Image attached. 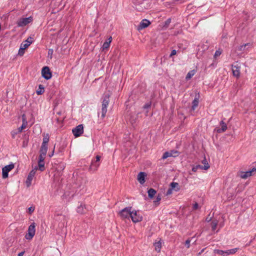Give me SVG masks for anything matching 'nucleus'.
Instances as JSON below:
<instances>
[{"mask_svg": "<svg viewBox=\"0 0 256 256\" xmlns=\"http://www.w3.org/2000/svg\"><path fill=\"white\" fill-rule=\"evenodd\" d=\"M102 118H104L107 112V107L109 104L110 95L104 94L102 96Z\"/></svg>", "mask_w": 256, "mask_h": 256, "instance_id": "f257e3e1", "label": "nucleus"}, {"mask_svg": "<svg viewBox=\"0 0 256 256\" xmlns=\"http://www.w3.org/2000/svg\"><path fill=\"white\" fill-rule=\"evenodd\" d=\"M256 168H253L252 170L246 172H239L238 173V176H239L242 178L246 179L248 178L254 174L256 173Z\"/></svg>", "mask_w": 256, "mask_h": 256, "instance_id": "f03ea898", "label": "nucleus"}, {"mask_svg": "<svg viewBox=\"0 0 256 256\" xmlns=\"http://www.w3.org/2000/svg\"><path fill=\"white\" fill-rule=\"evenodd\" d=\"M33 20L32 17L29 16L28 18H20L16 22L17 26L19 27H22L26 26L28 24L30 23Z\"/></svg>", "mask_w": 256, "mask_h": 256, "instance_id": "7ed1b4c3", "label": "nucleus"}, {"mask_svg": "<svg viewBox=\"0 0 256 256\" xmlns=\"http://www.w3.org/2000/svg\"><path fill=\"white\" fill-rule=\"evenodd\" d=\"M35 224L34 222L32 223L28 228V233L25 236V238L28 240H30L32 238L35 234L36 229H35Z\"/></svg>", "mask_w": 256, "mask_h": 256, "instance_id": "20e7f679", "label": "nucleus"}, {"mask_svg": "<svg viewBox=\"0 0 256 256\" xmlns=\"http://www.w3.org/2000/svg\"><path fill=\"white\" fill-rule=\"evenodd\" d=\"M132 207L128 206L124 208L119 212V214L122 218H129L132 213Z\"/></svg>", "mask_w": 256, "mask_h": 256, "instance_id": "39448f33", "label": "nucleus"}, {"mask_svg": "<svg viewBox=\"0 0 256 256\" xmlns=\"http://www.w3.org/2000/svg\"><path fill=\"white\" fill-rule=\"evenodd\" d=\"M237 250L238 249L236 248L228 250H214V252L216 254H218L222 256H226L230 254H235L237 252Z\"/></svg>", "mask_w": 256, "mask_h": 256, "instance_id": "423d86ee", "label": "nucleus"}, {"mask_svg": "<svg viewBox=\"0 0 256 256\" xmlns=\"http://www.w3.org/2000/svg\"><path fill=\"white\" fill-rule=\"evenodd\" d=\"M14 168L13 164H10L4 166L2 168V176L3 178H6L8 177V172Z\"/></svg>", "mask_w": 256, "mask_h": 256, "instance_id": "0eeeda50", "label": "nucleus"}, {"mask_svg": "<svg viewBox=\"0 0 256 256\" xmlns=\"http://www.w3.org/2000/svg\"><path fill=\"white\" fill-rule=\"evenodd\" d=\"M42 76L46 80H50L52 78V72L48 66H44L42 70Z\"/></svg>", "mask_w": 256, "mask_h": 256, "instance_id": "6e6552de", "label": "nucleus"}, {"mask_svg": "<svg viewBox=\"0 0 256 256\" xmlns=\"http://www.w3.org/2000/svg\"><path fill=\"white\" fill-rule=\"evenodd\" d=\"M72 133L75 137L80 136L84 132L82 124H79L72 130Z\"/></svg>", "mask_w": 256, "mask_h": 256, "instance_id": "1a4fd4ad", "label": "nucleus"}, {"mask_svg": "<svg viewBox=\"0 0 256 256\" xmlns=\"http://www.w3.org/2000/svg\"><path fill=\"white\" fill-rule=\"evenodd\" d=\"M38 170V167L36 166L34 170H32L29 173L26 180V184L27 186H30L32 184V181L36 174V170Z\"/></svg>", "mask_w": 256, "mask_h": 256, "instance_id": "9d476101", "label": "nucleus"}, {"mask_svg": "<svg viewBox=\"0 0 256 256\" xmlns=\"http://www.w3.org/2000/svg\"><path fill=\"white\" fill-rule=\"evenodd\" d=\"M240 66L237 63L232 65V72L233 76L238 78L240 76Z\"/></svg>", "mask_w": 256, "mask_h": 256, "instance_id": "9b49d317", "label": "nucleus"}, {"mask_svg": "<svg viewBox=\"0 0 256 256\" xmlns=\"http://www.w3.org/2000/svg\"><path fill=\"white\" fill-rule=\"evenodd\" d=\"M132 221L134 222H140L142 220V216L138 214L136 211H132L130 215Z\"/></svg>", "mask_w": 256, "mask_h": 256, "instance_id": "f8f14e48", "label": "nucleus"}, {"mask_svg": "<svg viewBox=\"0 0 256 256\" xmlns=\"http://www.w3.org/2000/svg\"><path fill=\"white\" fill-rule=\"evenodd\" d=\"M150 24V22L148 20L146 19H144L140 22L139 25L138 26L137 30H140L145 28L148 26Z\"/></svg>", "mask_w": 256, "mask_h": 256, "instance_id": "ddd939ff", "label": "nucleus"}, {"mask_svg": "<svg viewBox=\"0 0 256 256\" xmlns=\"http://www.w3.org/2000/svg\"><path fill=\"white\" fill-rule=\"evenodd\" d=\"M146 176V174L144 172H140L138 173L137 180L141 184H143L145 182Z\"/></svg>", "mask_w": 256, "mask_h": 256, "instance_id": "4468645a", "label": "nucleus"}, {"mask_svg": "<svg viewBox=\"0 0 256 256\" xmlns=\"http://www.w3.org/2000/svg\"><path fill=\"white\" fill-rule=\"evenodd\" d=\"M22 126L18 128V132H21L23 129L25 128L28 124L26 116L25 114L22 115Z\"/></svg>", "mask_w": 256, "mask_h": 256, "instance_id": "2eb2a0df", "label": "nucleus"}, {"mask_svg": "<svg viewBox=\"0 0 256 256\" xmlns=\"http://www.w3.org/2000/svg\"><path fill=\"white\" fill-rule=\"evenodd\" d=\"M99 163L96 162L94 160L92 161L91 164L89 168V170L93 172L96 171L99 166Z\"/></svg>", "mask_w": 256, "mask_h": 256, "instance_id": "dca6fc26", "label": "nucleus"}, {"mask_svg": "<svg viewBox=\"0 0 256 256\" xmlns=\"http://www.w3.org/2000/svg\"><path fill=\"white\" fill-rule=\"evenodd\" d=\"M221 128H218L216 131L218 133H221L225 132L227 129V126L223 120H222L220 122Z\"/></svg>", "mask_w": 256, "mask_h": 256, "instance_id": "f3484780", "label": "nucleus"}, {"mask_svg": "<svg viewBox=\"0 0 256 256\" xmlns=\"http://www.w3.org/2000/svg\"><path fill=\"white\" fill-rule=\"evenodd\" d=\"M32 42V38L28 37L27 40L24 41V44H22V46L24 47L27 48Z\"/></svg>", "mask_w": 256, "mask_h": 256, "instance_id": "a211bd4d", "label": "nucleus"}, {"mask_svg": "<svg viewBox=\"0 0 256 256\" xmlns=\"http://www.w3.org/2000/svg\"><path fill=\"white\" fill-rule=\"evenodd\" d=\"M148 196L150 198H154V196L156 194V191L154 188H150L148 191Z\"/></svg>", "mask_w": 256, "mask_h": 256, "instance_id": "6ab92c4d", "label": "nucleus"}, {"mask_svg": "<svg viewBox=\"0 0 256 256\" xmlns=\"http://www.w3.org/2000/svg\"><path fill=\"white\" fill-rule=\"evenodd\" d=\"M202 163L204 164V166H201V169L207 170L210 168V165L205 158L202 161Z\"/></svg>", "mask_w": 256, "mask_h": 256, "instance_id": "aec40b11", "label": "nucleus"}, {"mask_svg": "<svg viewBox=\"0 0 256 256\" xmlns=\"http://www.w3.org/2000/svg\"><path fill=\"white\" fill-rule=\"evenodd\" d=\"M48 151V146L42 145L41 146L40 150V154L46 155Z\"/></svg>", "mask_w": 256, "mask_h": 256, "instance_id": "412c9836", "label": "nucleus"}, {"mask_svg": "<svg viewBox=\"0 0 256 256\" xmlns=\"http://www.w3.org/2000/svg\"><path fill=\"white\" fill-rule=\"evenodd\" d=\"M112 38L110 36L108 39V41L105 42L103 45H102V48L103 50L107 49L110 47V43L112 42Z\"/></svg>", "mask_w": 256, "mask_h": 256, "instance_id": "4be33fe9", "label": "nucleus"}, {"mask_svg": "<svg viewBox=\"0 0 256 256\" xmlns=\"http://www.w3.org/2000/svg\"><path fill=\"white\" fill-rule=\"evenodd\" d=\"M195 73H196V71L194 70L190 71L188 73V74L186 77V80H188L190 79L194 75Z\"/></svg>", "mask_w": 256, "mask_h": 256, "instance_id": "5701e85b", "label": "nucleus"}, {"mask_svg": "<svg viewBox=\"0 0 256 256\" xmlns=\"http://www.w3.org/2000/svg\"><path fill=\"white\" fill-rule=\"evenodd\" d=\"M198 98H195L194 100H193L192 102V110H194L198 106Z\"/></svg>", "mask_w": 256, "mask_h": 256, "instance_id": "b1692460", "label": "nucleus"}, {"mask_svg": "<svg viewBox=\"0 0 256 256\" xmlns=\"http://www.w3.org/2000/svg\"><path fill=\"white\" fill-rule=\"evenodd\" d=\"M170 188L172 190H174L175 191L177 192L179 190L180 188L178 187V184L177 182H172L170 184Z\"/></svg>", "mask_w": 256, "mask_h": 256, "instance_id": "393cba45", "label": "nucleus"}, {"mask_svg": "<svg viewBox=\"0 0 256 256\" xmlns=\"http://www.w3.org/2000/svg\"><path fill=\"white\" fill-rule=\"evenodd\" d=\"M49 141V136L48 134H46L43 138V141L42 143V145L48 146V144Z\"/></svg>", "mask_w": 256, "mask_h": 256, "instance_id": "a878e982", "label": "nucleus"}, {"mask_svg": "<svg viewBox=\"0 0 256 256\" xmlns=\"http://www.w3.org/2000/svg\"><path fill=\"white\" fill-rule=\"evenodd\" d=\"M38 169L41 172H43L44 170V161L43 162H38Z\"/></svg>", "mask_w": 256, "mask_h": 256, "instance_id": "bb28decb", "label": "nucleus"}, {"mask_svg": "<svg viewBox=\"0 0 256 256\" xmlns=\"http://www.w3.org/2000/svg\"><path fill=\"white\" fill-rule=\"evenodd\" d=\"M44 92V88L42 85H39L38 90L36 91V94L38 95L42 94Z\"/></svg>", "mask_w": 256, "mask_h": 256, "instance_id": "cd10ccee", "label": "nucleus"}, {"mask_svg": "<svg viewBox=\"0 0 256 256\" xmlns=\"http://www.w3.org/2000/svg\"><path fill=\"white\" fill-rule=\"evenodd\" d=\"M218 224V222L217 220H212V222H211L212 229L213 231L216 230Z\"/></svg>", "mask_w": 256, "mask_h": 256, "instance_id": "c85d7f7f", "label": "nucleus"}, {"mask_svg": "<svg viewBox=\"0 0 256 256\" xmlns=\"http://www.w3.org/2000/svg\"><path fill=\"white\" fill-rule=\"evenodd\" d=\"M155 250L156 252H160V240H158V242H156L154 244Z\"/></svg>", "mask_w": 256, "mask_h": 256, "instance_id": "c756f323", "label": "nucleus"}, {"mask_svg": "<svg viewBox=\"0 0 256 256\" xmlns=\"http://www.w3.org/2000/svg\"><path fill=\"white\" fill-rule=\"evenodd\" d=\"M26 48L25 47H24L23 46H22V44H21V46L18 50V54L20 56H22L24 53V49H26Z\"/></svg>", "mask_w": 256, "mask_h": 256, "instance_id": "7c9ffc66", "label": "nucleus"}, {"mask_svg": "<svg viewBox=\"0 0 256 256\" xmlns=\"http://www.w3.org/2000/svg\"><path fill=\"white\" fill-rule=\"evenodd\" d=\"M128 116V118L129 119L130 123L134 124L136 122V117L134 116H132L130 114Z\"/></svg>", "mask_w": 256, "mask_h": 256, "instance_id": "2f4dec72", "label": "nucleus"}, {"mask_svg": "<svg viewBox=\"0 0 256 256\" xmlns=\"http://www.w3.org/2000/svg\"><path fill=\"white\" fill-rule=\"evenodd\" d=\"M170 22H171V19L170 18H168L165 22L164 24L162 27V30L166 29L168 26H169L170 24Z\"/></svg>", "mask_w": 256, "mask_h": 256, "instance_id": "473e14b6", "label": "nucleus"}, {"mask_svg": "<svg viewBox=\"0 0 256 256\" xmlns=\"http://www.w3.org/2000/svg\"><path fill=\"white\" fill-rule=\"evenodd\" d=\"M77 212L81 214L84 212V206L82 204L78 207Z\"/></svg>", "mask_w": 256, "mask_h": 256, "instance_id": "72a5a7b5", "label": "nucleus"}, {"mask_svg": "<svg viewBox=\"0 0 256 256\" xmlns=\"http://www.w3.org/2000/svg\"><path fill=\"white\" fill-rule=\"evenodd\" d=\"M160 201V194H158L157 196L156 200L154 201V204L155 206H158L159 204V202Z\"/></svg>", "mask_w": 256, "mask_h": 256, "instance_id": "f704fd0d", "label": "nucleus"}, {"mask_svg": "<svg viewBox=\"0 0 256 256\" xmlns=\"http://www.w3.org/2000/svg\"><path fill=\"white\" fill-rule=\"evenodd\" d=\"M169 152L170 154V157L171 156L176 157V156H178V152L176 150H172V151Z\"/></svg>", "mask_w": 256, "mask_h": 256, "instance_id": "c9c22d12", "label": "nucleus"}, {"mask_svg": "<svg viewBox=\"0 0 256 256\" xmlns=\"http://www.w3.org/2000/svg\"><path fill=\"white\" fill-rule=\"evenodd\" d=\"M168 157H170V154L169 152H167L164 153V154L162 156V158L165 159L166 158Z\"/></svg>", "mask_w": 256, "mask_h": 256, "instance_id": "e433bc0d", "label": "nucleus"}, {"mask_svg": "<svg viewBox=\"0 0 256 256\" xmlns=\"http://www.w3.org/2000/svg\"><path fill=\"white\" fill-rule=\"evenodd\" d=\"M221 54H222V50H216L215 52V54L214 55V58H216L218 56H220Z\"/></svg>", "mask_w": 256, "mask_h": 256, "instance_id": "4c0bfd02", "label": "nucleus"}, {"mask_svg": "<svg viewBox=\"0 0 256 256\" xmlns=\"http://www.w3.org/2000/svg\"><path fill=\"white\" fill-rule=\"evenodd\" d=\"M46 156V155H44V154H40L38 161H40V162L44 161Z\"/></svg>", "mask_w": 256, "mask_h": 256, "instance_id": "58836bf2", "label": "nucleus"}, {"mask_svg": "<svg viewBox=\"0 0 256 256\" xmlns=\"http://www.w3.org/2000/svg\"><path fill=\"white\" fill-rule=\"evenodd\" d=\"M198 168L201 169V166L200 165H197L196 166H194L192 168V170L194 172H196Z\"/></svg>", "mask_w": 256, "mask_h": 256, "instance_id": "ea45409f", "label": "nucleus"}, {"mask_svg": "<svg viewBox=\"0 0 256 256\" xmlns=\"http://www.w3.org/2000/svg\"><path fill=\"white\" fill-rule=\"evenodd\" d=\"M190 239L187 240L185 242V246L187 248H189L190 246Z\"/></svg>", "mask_w": 256, "mask_h": 256, "instance_id": "a19ab883", "label": "nucleus"}, {"mask_svg": "<svg viewBox=\"0 0 256 256\" xmlns=\"http://www.w3.org/2000/svg\"><path fill=\"white\" fill-rule=\"evenodd\" d=\"M150 103H147V104H146L144 106H143V108L144 109V110H147L148 108H150Z\"/></svg>", "mask_w": 256, "mask_h": 256, "instance_id": "79ce46f5", "label": "nucleus"}, {"mask_svg": "<svg viewBox=\"0 0 256 256\" xmlns=\"http://www.w3.org/2000/svg\"><path fill=\"white\" fill-rule=\"evenodd\" d=\"M34 208L32 206H30L28 208L29 214H31L34 212Z\"/></svg>", "mask_w": 256, "mask_h": 256, "instance_id": "37998d69", "label": "nucleus"}, {"mask_svg": "<svg viewBox=\"0 0 256 256\" xmlns=\"http://www.w3.org/2000/svg\"><path fill=\"white\" fill-rule=\"evenodd\" d=\"M172 190H172L171 188H170L168 190V191L166 192V196H168V195H170V194H172Z\"/></svg>", "mask_w": 256, "mask_h": 256, "instance_id": "c03bdc74", "label": "nucleus"}, {"mask_svg": "<svg viewBox=\"0 0 256 256\" xmlns=\"http://www.w3.org/2000/svg\"><path fill=\"white\" fill-rule=\"evenodd\" d=\"M198 208V204L197 202H196L193 205V210H196Z\"/></svg>", "mask_w": 256, "mask_h": 256, "instance_id": "a18cd8bd", "label": "nucleus"}, {"mask_svg": "<svg viewBox=\"0 0 256 256\" xmlns=\"http://www.w3.org/2000/svg\"><path fill=\"white\" fill-rule=\"evenodd\" d=\"M28 140H24L23 144H22L23 147H26L28 146Z\"/></svg>", "mask_w": 256, "mask_h": 256, "instance_id": "49530a36", "label": "nucleus"}, {"mask_svg": "<svg viewBox=\"0 0 256 256\" xmlns=\"http://www.w3.org/2000/svg\"><path fill=\"white\" fill-rule=\"evenodd\" d=\"M100 156H96V160H93L98 163V162H99V161L100 160Z\"/></svg>", "mask_w": 256, "mask_h": 256, "instance_id": "de8ad7c7", "label": "nucleus"}, {"mask_svg": "<svg viewBox=\"0 0 256 256\" xmlns=\"http://www.w3.org/2000/svg\"><path fill=\"white\" fill-rule=\"evenodd\" d=\"M248 44H244V45H242V46H241L240 48H239V50H243V48H245L246 46H248Z\"/></svg>", "mask_w": 256, "mask_h": 256, "instance_id": "09e8293b", "label": "nucleus"}, {"mask_svg": "<svg viewBox=\"0 0 256 256\" xmlns=\"http://www.w3.org/2000/svg\"><path fill=\"white\" fill-rule=\"evenodd\" d=\"M176 54V50H172L171 52V54H170V56H172L175 54Z\"/></svg>", "mask_w": 256, "mask_h": 256, "instance_id": "8fccbe9b", "label": "nucleus"}, {"mask_svg": "<svg viewBox=\"0 0 256 256\" xmlns=\"http://www.w3.org/2000/svg\"><path fill=\"white\" fill-rule=\"evenodd\" d=\"M54 148L52 152L49 154L48 156L51 158L52 156H53L54 154Z\"/></svg>", "mask_w": 256, "mask_h": 256, "instance_id": "3c124183", "label": "nucleus"}, {"mask_svg": "<svg viewBox=\"0 0 256 256\" xmlns=\"http://www.w3.org/2000/svg\"><path fill=\"white\" fill-rule=\"evenodd\" d=\"M24 251L18 254V256H22L24 254Z\"/></svg>", "mask_w": 256, "mask_h": 256, "instance_id": "603ef678", "label": "nucleus"}, {"mask_svg": "<svg viewBox=\"0 0 256 256\" xmlns=\"http://www.w3.org/2000/svg\"><path fill=\"white\" fill-rule=\"evenodd\" d=\"M17 133H18V132H12V138H14V135H15V134H17Z\"/></svg>", "mask_w": 256, "mask_h": 256, "instance_id": "864d4df0", "label": "nucleus"}, {"mask_svg": "<svg viewBox=\"0 0 256 256\" xmlns=\"http://www.w3.org/2000/svg\"><path fill=\"white\" fill-rule=\"evenodd\" d=\"M52 50H48V54H52Z\"/></svg>", "mask_w": 256, "mask_h": 256, "instance_id": "5fc2aeb1", "label": "nucleus"}, {"mask_svg": "<svg viewBox=\"0 0 256 256\" xmlns=\"http://www.w3.org/2000/svg\"><path fill=\"white\" fill-rule=\"evenodd\" d=\"M206 220H207V221H208V218H206Z\"/></svg>", "mask_w": 256, "mask_h": 256, "instance_id": "6e6d98bb", "label": "nucleus"}, {"mask_svg": "<svg viewBox=\"0 0 256 256\" xmlns=\"http://www.w3.org/2000/svg\"><path fill=\"white\" fill-rule=\"evenodd\" d=\"M206 220H207V221H208V218H206Z\"/></svg>", "mask_w": 256, "mask_h": 256, "instance_id": "4d7b16f0", "label": "nucleus"}, {"mask_svg": "<svg viewBox=\"0 0 256 256\" xmlns=\"http://www.w3.org/2000/svg\"><path fill=\"white\" fill-rule=\"evenodd\" d=\"M206 220H207V221H208V218H206Z\"/></svg>", "mask_w": 256, "mask_h": 256, "instance_id": "13d9d810", "label": "nucleus"}, {"mask_svg": "<svg viewBox=\"0 0 256 256\" xmlns=\"http://www.w3.org/2000/svg\"><path fill=\"white\" fill-rule=\"evenodd\" d=\"M146 114L148 113V111L147 110H146Z\"/></svg>", "mask_w": 256, "mask_h": 256, "instance_id": "bf43d9fd", "label": "nucleus"}]
</instances>
